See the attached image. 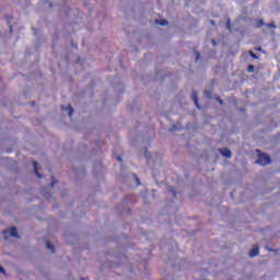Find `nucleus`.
<instances>
[{
  "instance_id": "a878e982",
  "label": "nucleus",
  "mask_w": 280,
  "mask_h": 280,
  "mask_svg": "<svg viewBox=\"0 0 280 280\" xmlns=\"http://www.w3.org/2000/svg\"><path fill=\"white\" fill-rule=\"evenodd\" d=\"M172 130H178V128L176 127V125H173Z\"/></svg>"
},
{
  "instance_id": "1a4fd4ad",
  "label": "nucleus",
  "mask_w": 280,
  "mask_h": 280,
  "mask_svg": "<svg viewBox=\"0 0 280 280\" xmlns=\"http://www.w3.org/2000/svg\"><path fill=\"white\" fill-rule=\"evenodd\" d=\"M46 248H48L51 253H56V248L54 247V244L49 242L46 243Z\"/></svg>"
},
{
  "instance_id": "bb28decb",
  "label": "nucleus",
  "mask_w": 280,
  "mask_h": 280,
  "mask_svg": "<svg viewBox=\"0 0 280 280\" xmlns=\"http://www.w3.org/2000/svg\"><path fill=\"white\" fill-rule=\"evenodd\" d=\"M258 51H261V47L258 48Z\"/></svg>"
},
{
  "instance_id": "9d476101",
  "label": "nucleus",
  "mask_w": 280,
  "mask_h": 280,
  "mask_svg": "<svg viewBox=\"0 0 280 280\" xmlns=\"http://www.w3.org/2000/svg\"><path fill=\"white\" fill-rule=\"evenodd\" d=\"M265 26L266 27H272V30H277V24H275V22H270L269 24L266 23Z\"/></svg>"
},
{
  "instance_id": "dca6fc26",
  "label": "nucleus",
  "mask_w": 280,
  "mask_h": 280,
  "mask_svg": "<svg viewBox=\"0 0 280 280\" xmlns=\"http://www.w3.org/2000/svg\"><path fill=\"white\" fill-rule=\"evenodd\" d=\"M51 183H50V187L51 189H54V187H56V179L54 177H51Z\"/></svg>"
},
{
  "instance_id": "cd10ccee",
  "label": "nucleus",
  "mask_w": 280,
  "mask_h": 280,
  "mask_svg": "<svg viewBox=\"0 0 280 280\" xmlns=\"http://www.w3.org/2000/svg\"><path fill=\"white\" fill-rule=\"evenodd\" d=\"M75 49H78V45H74Z\"/></svg>"
},
{
  "instance_id": "a211bd4d",
  "label": "nucleus",
  "mask_w": 280,
  "mask_h": 280,
  "mask_svg": "<svg viewBox=\"0 0 280 280\" xmlns=\"http://www.w3.org/2000/svg\"><path fill=\"white\" fill-rule=\"evenodd\" d=\"M167 20H162L161 22H160V25H162V26H165V25H167Z\"/></svg>"
},
{
  "instance_id": "9b49d317",
  "label": "nucleus",
  "mask_w": 280,
  "mask_h": 280,
  "mask_svg": "<svg viewBox=\"0 0 280 280\" xmlns=\"http://www.w3.org/2000/svg\"><path fill=\"white\" fill-rule=\"evenodd\" d=\"M248 73H255V66L249 65L247 68Z\"/></svg>"
},
{
  "instance_id": "0eeeda50",
  "label": "nucleus",
  "mask_w": 280,
  "mask_h": 280,
  "mask_svg": "<svg viewBox=\"0 0 280 280\" xmlns=\"http://www.w3.org/2000/svg\"><path fill=\"white\" fill-rule=\"evenodd\" d=\"M42 194L44 197H46L47 199H49L51 197V194L49 191H47V188L43 187L40 189Z\"/></svg>"
},
{
  "instance_id": "f8f14e48",
  "label": "nucleus",
  "mask_w": 280,
  "mask_h": 280,
  "mask_svg": "<svg viewBox=\"0 0 280 280\" xmlns=\"http://www.w3.org/2000/svg\"><path fill=\"white\" fill-rule=\"evenodd\" d=\"M250 58H254V60H259V56H257L255 52L249 51Z\"/></svg>"
},
{
  "instance_id": "412c9836",
  "label": "nucleus",
  "mask_w": 280,
  "mask_h": 280,
  "mask_svg": "<svg viewBox=\"0 0 280 280\" xmlns=\"http://www.w3.org/2000/svg\"><path fill=\"white\" fill-rule=\"evenodd\" d=\"M0 272H1L2 275H5V268H3V266H0Z\"/></svg>"
},
{
  "instance_id": "423d86ee",
  "label": "nucleus",
  "mask_w": 280,
  "mask_h": 280,
  "mask_svg": "<svg viewBox=\"0 0 280 280\" xmlns=\"http://www.w3.org/2000/svg\"><path fill=\"white\" fill-rule=\"evenodd\" d=\"M259 255V247H255L249 252V257H257Z\"/></svg>"
},
{
  "instance_id": "5701e85b",
  "label": "nucleus",
  "mask_w": 280,
  "mask_h": 280,
  "mask_svg": "<svg viewBox=\"0 0 280 280\" xmlns=\"http://www.w3.org/2000/svg\"><path fill=\"white\" fill-rule=\"evenodd\" d=\"M116 159H117V161H119V163H121V161H122L121 155H117Z\"/></svg>"
},
{
  "instance_id": "4be33fe9",
  "label": "nucleus",
  "mask_w": 280,
  "mask_h": 280,
  "mask_svg": "<svg viewBox=\"0 0 280 280\" xmlns=\"http://www.w3.org/2000/svg\"><path fill=\"white\" fill-rule=\"evenodd\" d=\"M211 44L213 45V47L218 46V42H215V39H211Z\"/></svg>"
},
{
  "instance_id": "39448f33",
  "label": "nucleus",
  "mask_w": 280,
  "mask_h": 280,
  "mask_svg": "<svg viewBox=\"0 0 280 280\" xmlns=\"http://www.w3.org/2000/svg\"><path fill=\"white\" fill-rule=\"evenodd\" d=\"M33 166H34V172H35L37 178H43V175H40V173H38V162L34 161Z\"/></svg>"
},
{
  "instance_id": "c756f323",
  "label": "nucleus",
  "mask_w": 280,
  "mask_h": 280,
  "mask_svg": "<svg viewBox=\"0 0 280 280\" xmlns=\"http://www.w3.org/2000/svg\"><path fill=\"white\" fill-rule=\"evenodd\" d=\"M11 32H12V26L10 27Z\"/></svg>"
},
{
  "instance_id": "6e6552de",
  "label": "nucleus",
  "mask_w": 280,
  "mask_h": 280,
  "mask_svg": "<svg viewBox=\"0 0 280 280\" xmlns=\"http://www.w3.org/2000/svg\"><path fill=\"white\" fill-rule=\"evenodd\" d=\"M205 97H207V100H211L213 92L211 90H206L203 92Z\"/></svg>"
},
{
  "instance_id": "b1692460",
  "label": "nucleus",
  "mask_w": 280,
  "mask_h": 280,
  "mask_svg": "<svg viewBox=\"0 0 280 280\" xmlns=\"http://www.w3.org/2000/svg\"><path fill=\"white\" fill-rule=\"evenodd\" d=\"M137 185H141V182L139 180V177H136Z\"/></svg>"
},
{
  "instance_id": "7c9ffc66",
  "label": "nucleus",
  "mask_w": 280,
  "mask_h": 280,
  "mask_svg": "<svg viewBox=\"0 0 280 280\" xmlns=\"http://www.w3.org/2000/svg\"><path fill=\"white\" fill-rule=\"evenodd\" d=\"M81 280H84V278H82Z\"/></svg>"
},
{
  "instance_id": "ddd939ff",
  "label": "nucleus",
  "mask_w": 280,
  "mask_h": 280,
  "mask_svg": "<svg viewBox=\"0 0 280 280\" xmlns=\"http://www.w3.org/2000/svg\"><path fill=\"white\" fill-rule=\"evenodd\" d=\"M257 23H258V24L255 25V27H262V25H266V23L264 22V20H258Z\"/></svg>"
},
{
  "instance_id": "c85d7f7f",
  "label": "nucleus",
  "mask_w": 280,
  "mask_h": 280,
  "mask_svg": "<svg viewBox=\"0 0 280 280\" xmlns=\"http://www.w3.org/2000/svg\"><path fill=\"white\" fill-rule=\"evenodd\" d=\"M145 154H148V149H145Z\"/></svg>"
},
{
  "instance_id": "393cba45",
  "label": "nucleus",
  "mask_w": 280,
  "mask_h": 280,
  "mask_svg": "<svg viewBox=\"0 0 280 280\" xmlns=\"http://www.w3.org/2000/svg\"><path fill=\"white\" fill-rule=\"evenodd\" d=\"M210 25H215V21L210 20Z\"/></svg>"
},
{
  "instance_id": "f03ea898",
  "label": "nucleus",
  "mask_w": 280,
  "mask_h": 280,
  "mask_svg": "<svg viewBox=\"0 0 280 280\" xmlns=\"http://www.w3.org/2000/svg\"><path fill=\"white\" fill-rule=\"evenodd\" d=\"M4 240H10V237H19V231L15 226L11 228V230H4L2 232Z\"/></svg>"
},
{
  "instance_id": "f3484780",
  "label": "nucleus",
  "mask_w": 280,
  "mask_h": 280,
  "mask_svg": "<svg viewBox=\"0 0 280 280\" xmlns=\"http://www.w3.org/2000/svg\"><path fill=\"white\" fill-rule=\"evenodd\" d=\"M168 191H170L171 194H173V196H176V190H174V187H170V188H168Z\"/></svg>"
},
{
  "instance_id": "2eb2a0df",
  "label": "nucleus",
  "mask_w": 280,
  "mask_h": 280,
  "mask_svg": "<svg viewBox=\"0 0 280 280\" xmlns=\"http://www.w3.org/2000/svg\"><path fill=\"white\" fill-rule=\"evenodd\" d=\"M195 55H196V62H198L200 60V52L196 50Z\"/></svg>"
},
{
  "instance_id": "6ab92c4d",
  "label": "nucleus",
  "mask_w": 280,
  "mask_h": 280,
  "mask_svg": "<svg viewBox=\"0 0 280 280\" xmlns=\"http://www.w3.org/2000/svg\"><path fill=\"white\" fill-rule=\"evenodd\" d=\"M226 30H231V19L228 20V23H226Z\"/></svg>"
},
{
  "instance_id": "7ed1b4c3",
  "label": "nucleus",
  "mask_w": 280,
  "mask_h": 280,
  "mask_svg": "<svg viewBox=\"0 0 280 280\" xmlns=\"http://www.w3.org/2000/svg\"><path fill=\"white\" fill-rule=\"evenodd\" d=\"M220 153L225 156V159H231V156H233V154L231 153V151L229 150V148H223L219 150Z\"/></svg>"
},
{
  "instance_id": "20e7f679",
  "label": "nucleus",
  "mask_w": 280,
  "mask_h": 280,
  "mask_svg": "<svg viewBox=\"0 0 280 280\" xmlns=\"http://www.w3.org/2000/svg\"><path fill=\"white\" fill-rule=\"evenodd\" d=\"M191 100L197 108H200V105L198 104V92L192 91Z\"/></svg>"
},
{
  "instance_id": "aec40b11",
  "label": "nucleus",
  "mask_w": 280,
  "mask_h": 280,
  "mask_svg": "<svg viewBox=\"0 0 280 280\" xmlns=\"http://www.w3.org/2000/svg\"><path fill=\"white\" fill-rule=\"evenodd\" d=\"M73 115V107L69 106V117H72Z\"/></svg>"
},
{
  "instance_id": "f257e3e1",
  "label": "nucleus",
  "mask_w": 280,
  "mask_h": 280,
  "mask_svg": "<svg viewBox=\"0 0 280 280\" xmlns=\"http://www.w3.org/2000/svg\"><path fill=\"white\" fill-rule=\"evenodd\" d=\"M256 152H258V159L256 161L257 165H270V163H272V160L270 159V156L266 155L265 153H261V151L257 150Z\"/></svg>"
},
{
  "instance_id": "4468645a",
  "label": "nucleus",
  "mask_w": 280,
  "mask_h": 280,
  "mask_svg": "<svg viewBox=\"0 0 280 280\" xmlns=\"http://www.w3.org/2000/svg\"><path fill=\"white\" fill-rule=\"evenodd\" d=\"M217 102H219L220 106H224V101L220 98V96L215 97Z\"/></svg>"
}]
</instances>
